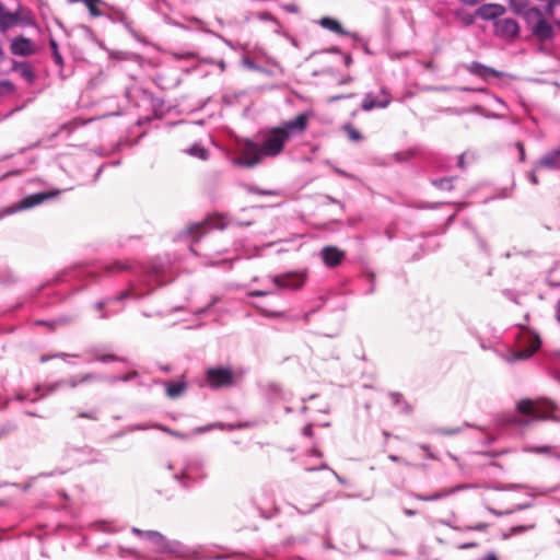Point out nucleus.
<instances>
[{
    "label": "nucleus",
    "mask_w": 560,
    "mask_h": 560,
    "mask_svg": "<svg viewBox=\"0 0 560 560\" xmlns=\"http://www.w3.org/2000/svg\"><path fill=\"white\" fill-rule=\"evenodd\" d=\"M109 19L115 23H120L127 30V32L136 39H139L138 32L133 28L131 20L128 18L126 12L122 10H114L109 14Z\"/></svg>",
    "instance_id": "412c9836"
},
{
    "label": "nucleus",
    "mask_w": 560,
    "mask_h": 560,
    "mask_svg": "<svg viewBox=\"0 0 560 560\" xmlns=\"http://www.w3.org/2000/svg\"><path fill=\"white\" fill-rule=\"evenodd\" d=\"M103 381V375L94 374V373H86L83 376L79 378V382L81 384L90 383V382H98Z\"/></svg>",
    "instance_id": "a19ab883"
},
{
    "label": "nucleus",
    "mask_w": 560,
    "mask_h": 560,
    "mask_svg": "<svg viewBox=\"0 0 560 560\" xmlns=\"http://www.w3.org/2000/svg\"><path fill=\"white\" fill-rule=\"evenodd\" d=\"M65 386H66V382L63 380L56 381V382L50 383V384H48L46 386L37 385V386H35L34 390H35L36 394H38V396L37 397H33L31 399V401L35 402L38 399H42V398H44V397L55 393L56 390H58V389H60V388H62Z\"/></svg>",
    "instance_id": "4be33fe9"
},
{
    "label": "nucleus",
    "mask_w": 560,
    "mask_h": 560,
    "mask_svg": "<svg viewBox=\"0 0 560 560\" xmlns=\"http://www.w3.org/2000/svg\"><path fill=\"white\" fill-rule=\"evenodd\" d=\"M270 293H271L270 291H266V290H254V291L248 292V296L259 298V296H266Z\"/></svg>",
    "instance_id": "13d9d810"
},
{
    "label": "nucleus",
    "mask_w": 560,
    "mask_h": 560,
    "mask_svg": "<svg viewBox=\"0 0 560 560\" xmlns=\"http://www.w3.org/2000/svg\"><path fill=\"white\" fill-rule=\"evenodd\" d=\"M153 428L158 429V430H161L163 432H166V433H168V434H171L173 436H176V438H183L184 436L183 433H180L178 431H174V430H172V429H170V428H167L165 425H162V424L154 423Z\"/></svg>",
    "instance_id": "c03bdc74"
},
{
    "label": "nucleus",
    "mask_w": 560,
    "mask_h": 560,
    "mask_svg": "<svg viewBox=\"0 0 560 560\" xmlns=\"http://www.w3.org/2000/svg\"><path fill=\"white\" fill-rule=\"evenodd\" d=\"M465 69L474 75L481 78L485 81L489 80V77L501 78L504 75V72L499 71L494 68L486 66L479 61H472L465 66Z\"/></svg>",
    "instance_id": "ddd939ff"
},
{
    "label": "nucleus",
    "mask_w": 560,
    "mask_h": 560,
    "mask_svg": "<svg viewBox=\"0 0 560 560\" xmlns=\"http://www.w3.org/2000/svg\"><path fill=\"white\" fill-rule=\"evenodd\" d=\"M83 3L88 7L92 15H98L96 7L100 3V0H83Z\"/></svg>",
    "instance_id": "49530a36"
},
{
    "label": "nucleus",
    "mask_w": 560,
    "mask_h": 560,
    "mask_svg": "<svg viewBox=\"0 0 560 560\" xmlns=\"http://www.w3.org/2000/svg\"><path fill=\"white\" fill-rule=\"evenodd\" d=\"M493 33L503 39H513L518 36L520 25L515 19H499L493 23Z\"/></svg>",
    "instance_id": "6e6552de"
},
{
    "label": "nucleus",
    "mask_w": 560,
    "mask_h": 560,
    "mask_svg": "<svg viewBox=\"0 0 560 560\" xmlns=\"http://www.w3.org/2000/svg\"><path fill=\"white\" fill-rule=\"evenodd\" d=\"M489 527L487 523H478L476 525L465 527L466 530L483 532Z\"/></svg>",
    "instance_id": "864d4df0"
},
{
    "label": "nucleus",
    "mask_w": 560,
    "mask_h": 560,
    "mask_svg": "<svg viewBox=\"0 0 560 560\" xmlns=\"http://www.w3.org/2000/svg\"><path fill=\"white\" fill-rule=\"evenodd\" d=\"M16 429V425L13 422H5L0 425V434L2 436L8 435Z\"/></svg>",
    "instance_id": "a18cd8bd"
},
{
    "label": "nucleus",
    "mask_w": 560,
    "mask_h": 560,
    "mask_svg": "<svg viewBox=\"0 0 560 560\" xmlns=\"http://www.w3.org/2000/svg\"><path fill=\"white\" fill-rule=\"evenodd\" d=\"M524 19L530 35L538 42L551 40L555 37L552 25L542 16L540 9L532 7L524 12Z\"/></svg>",
    "instance_id": "20e7f679"
},
{
    "label": "nucleus",
    "mask_w": 560,
    "mask_h": 560,
    "mask_svg": "<svg viewBox=\"0 0 560 560\" xmlns=\"http://www.w3.org/2000/svg\"><path fill=\"white\" fill-rule=\"evenodd\" d=\"M318 23L324 28H327L337 34L355 37V34H351L350 32L346 31L342 27V25L340 24V22L332 18H328V16L322 18Z\"/></svg>",
    "instance_id": "5701e85b"
},
{
    "label": "nucleus",
    "mask_w": 560,
    "mask_h": 560,
    "mask_svg": "<svg viewBox=\"0 0 560 560\" xmlns=\"http://www.w3.org/2000/svg\"><path fill=\"white\" fill-rule=\"evenodd\" d=\"M163 384L166 388V395L172 399L179 397L187 388V384L184 381H165Z\"/></svg>",
    "instance_id": "393cba45"
},
{
    "label": "nucleus",
    "mask_w": 560,
    "mask_h": 560,
    "mask_svg": "<svg viewBox=\"0 0 560 560\" xmlns=\"http://www.w3.org/2000/svg\"><path fill=\"white\" fill-rule=\"evenodd\" d=\"M11 52L21 57L30 56L33 52L32 40L22 35L14 37L11 42Z\"/></svg>",
    "instance_id": "6ab92c4d"
},
{
    "label": "nucleus",
    "mask_w": 560,
    "mask_h": 560,
    "mask_svg": "<svg viewBox=\"0 0 560 560\" xmlns=\"http://www.w3.org/2000/svg\"><path fill=\"white\" fill-rule=\"evenodd\" d=\"M456 16L460 20L462 24L467 27L474 24L476 13L471 14L466 11H457Z\"/></svg>",
    "instance_id": "473e14b6"
},
{
    "label": "nucleus",
    "mask_w": 560,
    "mask_h": 560,
    "mask_svg": "<svg viewBox=\"0 0 560 560\" xmlns=\"http://www.w3.org/2000/svg\"><path fill=\"white\" fill-rule=\"evenodd\" d=\"M310 113H301L294 119L283 121L278 128L281 133H287V141L298 137L307 129Z\"/></svg>",
    "instance_id": "0eeeda50"
},
{
    "label": "nucleus",
    "mask_w": 560,
    "mask_h": 560,
    "mask_svg": "<svg viewBox=\"0 0 560 560\" xmlns=\"http://www.w3.org/2000/svg\"><path fill=\"white\" fill-rule=\"evenodd\" d=\"M151 545H153L158 552L160 553H170L174 555L187 560H200L197 558L198 551L192 549L179 540L168 539L165 535L158 530H149L148 539ZM225 556H215L213 558H208L207 560H224Z\"/></svg>",
    "instance_id": "f03ea898"
},
{
    "label": "nucleus",
    "mask_w": 560,
    "mask_h": 560,
    "mask_svg": "<svg viewBox=\"0 0 560 560\" xmlns=\"http://www.w3.org/2000/svg\"><path fill=\"white\" fill-rule=\"evenodd\" d=\"M248 192L260 195V196H277L278 191L271 189H262L254 185H248L246 187Z\"/></svg>",
    "instance_id": "f704fd0d"
},
{
    "label": "nucleus",
    "mask_w": 560,
    "mask_h": 560,
    "mask_svg": "<svg viewBox=\"0 0 560 560\" xmlns=\"http://www.w3.org/2000/svg\"><path fill=\"white\" fill-rule=\"evenodd\" d=\"M454 179H455V177L432 178L431 184L440 190L451 191L454 189V185H453Z\"/></svg>",
    "instance_id": "c756f323"
},
{
    "label": "nucleus",
    "mask_w": 560,
    "mask_h": 560,
    "mask_svg": "<svg viewBox=\"0 0 560 560\" xmlns=\"http://www.w3.org/2000/svg\"><path fill=\"white\" fill-rule=\"evenodd\" d=\"M381 95L382 97H374L371 92L366 93L361 104L362 110L370 112L374 108H386L392 102V96L383 88L381 89Z\"/></svg>",
    "instance_id": "9b49d317"
},
{
    "label": "nucleus",
    "mask_w": 560,
    "mask_h": 560,
    "mask_svg": "<svg viewBox=\"0 0 560 560\" xmlns=\"http://www.w3.org/2000/svg\"><path fill=\"white\" fill-rule=\"evenodd\" d=\"M118 550H119V556L120 557H122V555L125 552H127V553H129L131 556H136L137 555V550L135 548H125V547L119 546Z\"/></svg>",
    "instance_id": "680f3d73"
},
{
    "label": "nucleus",
    "mask_w": 560,
    "mask_h": 560,
    "mask_svg": "<svg viewBox=\"0 0 560 560\" xmlns=\"http://www.w3.org/2000/svg\"><path fill=\"white\" fill-rule=\"evenodd\" d=\"M218 301H219V298L218 296H213L212 300L205 307L198 308L195 312V314L196 315H203V314H206L215 303H218Z\"/></svg>",
    "instance_id": "09e8293b"
},
{
    "label": "nucleus",
    "mask_w": 560,
    "mask_h": 560,
    "mask_svg": "<svg viewBox=\"0 0 560 560\" xmlns=\"http://www.w3.org/2000/svg\"><path fill=\"white\" fill-rule=\"evenodd\" d=\"M63 381L66 382V386H68L70 388H75L79 384H81L79 382V378L75 376H71L68 380H63Z\"/></svg>",
    "instance_id": "4d7b16f0"
},
{
    "label": "nucleus",
    "mask_w": 560,
    "mask_h": 560,
    "mask_svg": "<svg viewBox=\"0 0 560 560\" xmlns=\"http://www.w3.org/2000/svg\"><path fill=\"white\" fill-rule=\"evenodd\" d=\"M131 533L140 538H144V539H148V534H149V530H142L138 527H132L131 528Z\"/></svg>",
    "instance_id": "6e6d98bb"
},
{
    "label": "nucleus",
    "mask_w": 560,
    "mask_h": 560,
    "mask_svg": "<svg viewBox=\"0 0 560 560\" xmlns=\"http://www.w3.org/2000/svg\"><path fill=\"white\" fill-rule=\"evenodd\" d=\"M206 378L208 385L213 389L231 386L234 382L233 371L224 366L208 369Z\"/></svg>",
    "instance_id": "423d86ee"
},
{
    "label": "nucleus",
    "mask_w": 560,
    "mask_h": 560,
    "mask_svg": "<svg viewBox=\"0 0 560 560\" xmlns=\"http://www.w3.org/2000/svg\"><path fill=\"white\" fill-rule=\"evenodd\" d=\"M521 488H525V486L515 485V483H508V485H504V486L494 487L493 489L499 490V491H511V490H516V489H521Z\"/></svg>",
    "instance_id": "3c124183"
},
{
    "label": "nucleus",
    "mask_w": 560,
    "mask_h": 560,
    "mask_svg": "<svg viewBox=\"0 0 560 560\" xmlns=\"http://www.w3.org/2000/svg\"><path fill=\"white\" fill-rule=\"evenodd\" d=\"M326 500H327V497H326V495H323L318 502H316V503L312 504L308 509L302 510V509H300V508H298V506H294V509L296 510V512H298L299 514H301V515H306V514H310V513L314 512V511H315L316 509H318L319 506H322V504H323L324 502H326Z\"/></svg>",
    "instance_id": "e433bc0d"
},
{
    "label": "nucleus",
    "mask_w": 560,
    "mask_h": 560,
    "mask_svg": "<svg viewBox=\"0 0 560 560\" xmlns=\"http://www.w3.org/2000/svg\"><path fill=\"white\" fill-rule=\"evenodd\" d=\"M164 267L161 264H150L141 268V281L154 289L163 284Z\"/></svg>",
    "instance_id": "9d476101"
},
{
    "label": "nucleus",
    "mask_w": 560,
    "mask_h": 560,
    "mask_svg": "<svg viewBox=\"0 0 560 560\" xmlns=\"http://www.w3.org/2000/svg\"><path fill=\"white\" fill-rule=\"evenodd\" d=\"M366 279L370 283V287L366 291V294H372L375 291V273L374 272H368Z\"/></svg>",
    "instance_id": "8fccbe9b"
},
{
    "label": "nucleus",
    "mask_w": 560,
    "mask_h": 560,
    "mask_svg": "<svg viewBox=\"0 0 560 560\" xmlns=\"http://www.w3.org/2000/svg\"><path fill=\"white\" fill-rule=\"evenodd\" d=\"M89 352L93 355V360L101 363H109V362H126L125 358L118 357L116 354H103L101 353L100 348H91Z\"/></svg>",
    "instance_id": "a878e982"
},
{
    "label": "nucleus",
    "mask_w": 560,
    "mask_h": 560,
    "mask_svg": "<svg viewBox=\"0 0 560 560\" xmlns=\"http://www.w3.org/2000/svg\"><path fill=\"white\" fill-rule=\"evenodd\" d=\"M541 346V340L538 335L529 337V346L525 349L512 352L511 357L506 360L511 363L529 359Z\"/></svg>",
    "instance_id": "4468645a"
},
{
    "label": "nucleus",
    "mask_w": 560,
    "mask_h": 560,
    "mask_svg": "<svg viewBox=\"0 0 560 560\" xmlns=\"http://www.w3.org/2000/svg\"><path fill=\"white\" fill-rule=\"evenodd\" d=\"M201 229H202V224L196 223V224L188 226L185 231H183V234L192 235L196 232L200 231Z\"/></svg>",
    "instance_id": "603ef678"
},
{
    "label": "nucleus",
    "mask_w": 560,
    "mask_h": 560,
    "mask_svg": "<svg viewBox=\"0 0 560 560\" xmlns=\"http://www.w3.org/2000/svg\"><path fill=\"white\" fill-rule=\"evenodd\" d=\"M390 398L393 399L394 405H400L401 411L404 413H410L412 408L411 406L404 399V396L398 392H390Z\"/></svg>",
    "instance_id": "2f4dec72"
},
{
    "label": "nucleus",
    "mask_w": 560,
    "mask_h": 560,
    "mask_svg": "<svg viewBox=\"0 0 560 560\" xmlns=\"http://www.w3.org/2000/svg\"><path fill=\"white\" fill-rule=\"evenodd\" d=\"M544 2H546V3H547L546 9H545L546 13H547V14H549V15H550V14H552V13H553V9H555V7H556L557 4H556V3H552V1H551V0H545Z\"/></svg>",
    "instance_id": "774afa93"
},
{
    "label": "nucleus",
    "mask_w": 560,
    "mask_h": 560,
    "mask_svg": "<svg viewBox=\"0 0 560 560\" xmlns=\"http://www.w3.org/2000/svg\"><path fill=\"white\" fill-rule=\"evenodd\" d=\"M137 376H138V372L137 371H131L130 373H128L126 375H119V381L126 383V382L132 381Z\"/></svg>",
    "instance_id": "5fc2aeb1"
},
{
    "label": "nucleus",
    "mask_w": 560,
    "mask_h": 560,
    "mask_svg": "<svg viewBox=\"0 0 560 560\" xmlns=\"http://www.w3.org/2000/svg\"><path fill=\"white\" fill-rule=\"evenodd\" d=\"M21 18L19 11L10 12L7 10L4 4L0 2V31L2 33L7 32L10 27L18 24Z\"/></svg>",
    "instance_id": "aec40b11"
},
{
    "label": "nucleus",
    "mask_w": 560,
    "mask_h": 560,
    "mask_svg": "<svg viewBox=\"0 0 560 560\" xmlns=\"http://www.w3.org/2000/svg\"><path fill=\"white\" fill-rule=\"evenodd\" d=\"M12 70L19 72L28 83H33L36 78L32 66L26 61L14 60Z\"/></svg>",
    "instance_id": "b1692460"
},
{
    "label": "nucleus",
    "mask_w": 560,
    "mask_h": 560,
    "mask_svg": "<svg viewBox=\"0 0 560 560\" xmlns=\"http://www.w3.org/2000/svg\"><path fill=\"white\" fill-rule=\"evenodd\" d=\"M287 142V133H281L278 127H272L268 130L261 144L253 140H246L242 156L237 163L241 166L254 167L257 165L262 156H277L284 148Z\"/></svg>",
    "instance_id": "f257e3e1"
},
{
    "label": "nucleus",
    "mask_w": 560,
    "mask_h": 560,
    "mask_svg": "<svg viewBox=\"0 0 560 560\" xmlns=\"http://www.w3.org/2000/svg\"><path fill=\"white\" fill-rule=\"evenodd\" d=\"M265 315L271 318L284 317L283 312L264 311Z\"/></svg>",
    "instance_id": "69168bd1"
},
{
    "label": "nucleus",
    "mask_w": 560,
    "mask_h": 560,
    "mask_svg": "<svg viewBox=\"0 0 560 560\" xmlns=\"http://www.w3.org/2000/svg\"><path fill=\"white\" fill-rule=\"evenodd\" d=\"M506 9L504 5L499 3H483L476 10V16L485 21L499 20L505 13Z\"/></svg>",
    "instance_id": "f8f14e48"
},
{
    "label": "nucleus",
    "mask_w": 560,
    "mask_h": 560,
    "mask_svg": "<svg viewBox=\"0 0 560 560\" xmlns=\"http://www.w3.org/2000/svg\"><path fill=\"white\" fill-rule=\"evenodd\" d=\"M536 167L560 171V147L545 153L536 163Z\"/></svg>",
    "instance_id": "f3484780"
},
{
    "label": "nucleus",
    "mask_w": 560,
    "mask_h": 560,
    "mask_svg": "<svg viewBox=\"0 0 560 560\" xmlns=\"http://www.w3.org/2000/svg\"><path fill=\"white\" fill-rule=\"evenodd\" d=\"M189 155L197 158L199 160L206 161L209 158V151L200 143L196 142L190 148L185 150Z\"/></svg>",
    "instance_id": "cd10ccee"
},
{
    "label": "nucleus",
    "mask_w": 560,
    "mask_h": 560,
    "mask_svg": "<svg viewBox=\"0 0 560 560\" xmlns=\"http://www.w3.org/2000/svg\"><path fill=\"white\" fill-rule=\"evenodd\" d=\"M533 505H534V504H533V502L520 503V504H516V505L514 506V510H515V512H516V511H522V510L529 509V508H532Z\"/></svg>",
    "instance_id": "338daca9"
},
{
    "label": "nucleus",
    "mask_w": 560,
    "mask_h": 560,
    "mask_svg": "<svg viewBox=\"0 0 560 560\" xmlns=\"http://www.w3.org/2000/svg\"><path fill=\"white\" fill-rule=\"evenodd\" d=\"M320 257L326 267L335 268L345 259V252L340 250L336 246H325L320 250Z\"/></svg>",
    "instance_id": "2eb2a0df"
},
{
    "label": "nucleus",
    "mask_w": 560,
    "mask_h": 560,
    "mask_svg": "<svg viewBox=\"0 0 560 560\" xmlns=\"http://www.w3.org/2000/svg\"><path fill=\"white\" fill-rule=\"evenodd\" d=\"M472 486H469V485H458V486H455L451 489H442L440 491H436L432 494H419V493H415L413 497L419 500V501H424V502H430V501H439V500H442L444 498H447L460 490H464V489H468V488H471Z\"/></svg>",
    "instance_id": "a211bd4d"
},
{
    "label": "nucleus",
    "mask_w": 560,
    "mask_h": 560,
    "mask_svg": "<svg viewBox=\"0 0 560 560\" xmlns=\"http://www.w3.org/2000/svg\"><path fill=\"white\" fill-rule=\"evenodd\" d=\"M511 5L514 10V12L518 13V14H522L524 16V12L527 10V9H530L526 2H523V1H515V0H511Z\"/></svg>",
    "instance_id": "ea45409f"
},
{
    "label": "nucleus",
    "mask_w": 560,
    "mask_h": 560,
    "mask_svg": "<svg viewBox=\"0 0 560 560\" xmlns=\"http://www.w3.org/2000/svg\"><path fill=\"white\" fill-rule=\"evenodd\" d=\"M302 434L306 438H312L314 434L313 424L308 423L302 429Z\"/></svg>",
    "instance_id": "bf43d9fd"
},
{
    "label": "nucleus",
    "mask_w": 560,
    "mask_h": 560,
    "mask_svg": "<svg viewBox=\"0 0 560 560\" xmlns=\"http://www.w3.org/2000/svg\"><path fill=\"white\" fill-rule=\"evenodd\" d=\"M129 268H130L129 265H127L125 262H121V261H115L113 264H109V265L105 266V270L108 273L121 272V271L127 270Z\"/></svg>",
    "instance_id": "72a5a7b5"
},
{
    "label": "nucleus",
    "mask_w": 560,
    "mask_h": 560,
    "mask_svg": "<svg viewBox=\"0 0 560 560\" xmlns=\"http://www.w3.org/2000/svg\"><path fill=\"white\" fill-rule=\"evenodd\" d=\"M79 418H86L91 420H97V417L95 416V412L93 411H82L78 415Z\"/></svg>",
    "instance_id": "052dcab7"
},
{
    "label": "nucleus",
    "mask_w": 560,
    "mask_h": 560,
    "mask_svg": "<svg viewBox=\"0 0 560 560\" xmlns=\"http://www.w3.org/2000/svg\"><path fill=\"white\" fill-rule=\"evenodd\" d=\"M463 225L471 232V234H472L474 238L476 240L480 250L482 253L489 255L490 254V248H489L486 240L479 235L477 229L467 220H465L463 222Z\"/></svg>",
    "instance_id": "bb28decb"
},
{
    "label": "nucleus",
    "mask_w": 560,
    "mask_h": 560,
    "mask_svg": "<svg viewBox=\"0 0 560 560\" xmlns=\"http://www.w3.org/2000/svg\"><path fill=\"white\" fill-rule=\"evenodd\" d=\"M130 296H131V291L130 290H124L119 294H117V295H115L113 298H107V299H104L102 301H97L94 304V307L96 310H98V311H102L110 302H113V301H122V300L128 299Z\"/></svg>",
    "instance_id": "c85d7f7f"
},
{
    "label": "nucleus",
    "mask_w": 560,
    "mask_h": 560,
    "mask_svg": "<svg viewBox=\"0 0 560 560\" xmlns=\"http://www.w3.org/2000/svg\"><path fill=\"white\" fill-rule=\"evenodd\" d=\"M14 90H15V86L10 80L4 79V80L0 81V96L10 94V93L14 92Z\"/></svg>",
    "instance_id": "4c0bfd02"
},
{
    "label": "nucleus",
    "mask_w": 560,
    "mask_h": 560,
    "mask_svg": "<svg viewBox=\"0 0 560 560\" xmlns=\"http://www.w3.org/2000/svg\"><path fill=\"white\" fill-rule=\"evenodd\" d=\"M257 18L260 20V21H265V22H272L275 23L276 25H280L278 19L276 16H273L271 13L269 12H260L258 13Z\"/></svg>",
    "instance_id": "37998d69"
},
{
    "label": "nucleus",
    "mask_w": 560,
    "mask_h": 560,
    "mask_svg": "<svg viewBox=\"0 0 560 560\" xmlns=\"http://www.w3.org/2000/svg\"><path fill=\"white\" fill-rule=\"evenodd\" d=\"M154 429L153 428V424L149 425V424H143V423H139V424H135L131 430L132 431H144V430H148V429Z\"/></svg>",
    "instance_id": "0e129e2a"
},
{
    "label": "nucleus",
    "mask_w": 560,
    "mask_h": 560,
    "mask_svg": "<svg viewBox=\"0 0 560 560\" xmlns=\"http://www.w3.org/2000/svg\"><path fill=\"white\" fill-rule=\"evenodd\" d=\"M343 128L347 131V135H348L350 140H352L354 142H358V141H361L363 139L361 132L359 130H357L352 125L347 124V125H345Z\"/></svg>",
    "instance_id": "c9c22d12"
},
{
    "label": "nucleus",
    "mask_w": 560,
    "mask_h": 560,
    "mask_svg": "<svg viewBox=\"0 0 560 560\" xmlns=\"http://www.w3.org/2000/svg\"><path fill=\"white\" fill-rule=\"evenodd\" d=\"M49 47L51 49L52 60L59 68L63 67V58L59 51L58 43L55 38H49Z\"/></svg>",
    "instance_id": "7c9ffc66"
},
{
    "label": "nucleus",
    "mask_w": 560,
    "mask_h": 560,
    "mask_svg": "<svg viewBox=\"0 0 560 560\" xmlns=\"http://www.w3.org/2000/svg\"><path fill=\"white\" fill-rule=\"evenodd\" d=\"M536 527L535 522L524 524V525H515L511 527V534H523L525 532L532 530Z\"/></svg>",
    "instance_id": "58836bf2"
},
{
    "label": "nucleus",
    "mask_w": 560,
    "mask_h": 560,
    "mask_svg": "<svg viewBox=\"0 0 560 560\" xmlns=\"http://www.w3.org/2000/svg\"><path fill=\"white\" fill-rule=\"evenodd\" d=\"M52 195L49 194V192H35V194H31V195H27L25 197H23L18 206L10 210L9 213H13L15 211H20V210H26V209H31L35 206H38L40 205L42 202H44L46 199L50 198Z\"/></svg>",
    "instance_id": "dca6fc26"
},
{
    "label": "nucleus",
    "mask_w": 560,
    "mask_h": 560,
    "mask_svg": "<svg viewBox=\"0 0 560 560\" xmlns=\"http://www.w3.org/2000/svg\"><path fill=\"white\" fill-rule=\"evenodd\" d=\"M272 283L279 289L298 290L305 282V275L302 272H287L271 278Z\"/></svg>",
    "instance_id": "1a4fd4ad"
},
{
    "label": "nucleus",
    "mask_w": 560,
    "mask_h": 560,
    "mask_svg": "<svg viewBox=\"0 0 560 560\" xmlns=\"http://www.w3.org/2000/svg\"><path fill=\"white\" fill-rule=\"evenodd\" d=\"M516 409L520 413L524 415L525 417H520L518 415H515V413L509 415L504 419V422L508 425L516 427V428H525L533 420H536L540 417L530 399H523V400L518 401Z\"/></svg>",
    "instance_id": "39448f33"
},
{
    "label": "nucleus",
    "mask_w": 560,
    "mask_h": 560,
    "mask_svg": "<svg viewBox=\"0 0 560 560\" xmlns=\"http://www.w3.org/2000/svg\"><path fill=\"white\" fill-rule=\"evenodd\" d=\"M530 452L537 453V454H548L550 455L552 453V447L549 445H540V446H533L529 448Z\"/></svg>",
    "instance_id": "de8ad7c7"
},
{
    "label": "nucleus",
    "mask_w": 560,
    "mask_h": 560,
    "mask_svg": "<svg viewBox=\"0 0 560 560\" xmlns=\"http://www.w3.org/2000/svg\"><path fill=\"white\" fill-rule=\"evenodd\" d=\"M282 8L284 11H287L289 13H298L299 12V7L296 4H292V3L283 4Z\"/></svg>",
    "instance_id": "e2e57ef3"
},
{
    "label": "nucleus",
    "mask_w": 560,
    "mask_h": 560,
    "mask_svg": "<svg viewBox=\"0 0 560 560\" xmlns=\"http://www.w3.org/2000/svg\"><path fill=\"white\" fill-rule=\"evenodd\" d=\"M207 477L206 464L198 457L186 460L182 470L173 475V479L179 482L180 487L184 489H191Z\"/></svg>",
    "instance_id": "7ed1b4c3"
},
{
    "label": "nucleus",
    "mask_w": 560,
    "mask_h": 560,
    "mask_svg": "<svg viewBox=\"0 0 560 560\" xmlns=\"http://www.w3.org/2000/svg\"><path fill=\"white\" fill-rule=\"evenodd\" d=\"M559 489L558 486L551 488H536L535 492L530 493V497L535 495H547L548 493L556 492Z\"/></svg>",
    "instance_id": "79ce46f5"
}]
</instances>
